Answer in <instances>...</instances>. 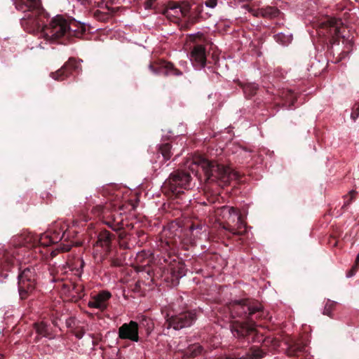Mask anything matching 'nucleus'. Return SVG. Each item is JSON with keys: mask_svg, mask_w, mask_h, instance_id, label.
<instances>
[{"mask_svg": "<svg viewBox=\"0 0 359 359\" xmlns=\"http://www.w3.org/2000/svg\"><path fill=\"white\" fill-rule=\"evenodd\" d=\"M111 294L108 291H102L97 294L93 296L88 302V306L90 308L99 309L101 311H104L108 306V301Z\"/></svg>", "mask_w": 359, "mask_h": 359, "instance_id": "obj_10", "label": "nucleus"}, {"mask_svg": "<svg viewBox=\"0 0 359 359\" xmlns=\"http://www.w3.org/2000/svg\"><path fill=\"white\" fill-rule=\"evenodd\" d=\"M180 64H181L182 65H184V62H180Z\"/></svg>", "mask_w": 359, "mask_h": 359, "instance_id": "obj_39", "label": "nucleus"}, {"mask_svg": "<svg viewBox=\"0 0 359 359\" xmlns=\"http://www.w3.org/2000/svg\"><path fill=\"white\" fill-rule=\"evenodd\" d=\"M191 6L189 3L180 1L170 2L164 11V15L174 22H179L189 13Z\"/></svg>", "mask_w": 359, "mask_h": 359, "instance_id": "obj_4", "label": "nucleus"}, {"mask_svg": "<svg viewBox=\"0 0 359 359\" xmlns=\"http://www.w3.org/2000/svg\"><path fill=\"white\" fill-rule=\"evenodd\" d=\"M354 265L359 267V253L357 255L355 263Z\"/></svg>", "mask_w": 359, "mask_h": 359, "instance_id": "obj_34", "label": "nucleus"}, {"mask_svg": "<svg viewBox=\"0 0 359 359\" xmlns=\"http://www.w3.org/2000/svg\"><path fill=\"white\" fill-rule=\"evenodd\" d=\"M217 0H206L205 6L209 8H215L217 6Z\"/></svg>", "mask_w": 359, "mask_h": 359, "instance_id": "obj_25", "label": "nucleus"}, {"mask_svg": "<svg viewBox=\"0 0 359 359\" xmlns=\"http://www.w3.org/2000/svg\"><path fill=\"white\" fill-rule=\"evenodd\" d=\"M248 314L250 316H252L257 313H259L262 311V306H252L248 307Z\"/></svg>", "mask_w": 359, "mask_h": 359, "instance_id": "obj_23", "label": "nucleus"}, {"mask_svg": "<svg viewBox=\"0 0 359 359\" xmlns=\"http://www.w3.org/2000/svg\"><path fill=\"white\" fill-rule=\"evenodd\" d=\"M262 15L266 18H275L278 15L279 10L273 6H267L260 9Z\"/></svg>", "mask_w": 359, "mask_h": 359, "instance_id": "obj_16", "label": "nucleus"}, {"mask_svg": "<svg viewBox=\"0 0 359 359\" xmlns=\"http://www.w3.org/2000/svg\"><path fill=\"white\" fill-rule=\"evenodd\" d=\"M76 337L77 338H79V339H81V338H82V337H83V334L76 333Z\"/></svg>", "mask_w": 359, "mask_h": 359, "instance_id": "obj_35", "label": "nucleus"}, {"mask_svg": "<svg viewBox=\"0 0 359 359\" xmlns=\"http://www.w3.org/2000/svg\"><path fill=\"white\" fill-rule=\"evenodd\" d=\"M275 37L276 40L283 46H287L292 40V35H285L282 32L277 34Z\"/></svg>", "mask_w": 359, "mask_h": 359, "instance_id": "obj_20", "label": "nucleus"}, {"mask_svg": "<svg viewBox=\"0 0 359 359\" xmlns=\"http://www.w3.org/2000/svg\"><path fill=\"white\" fill-rule=\"evenodd\" d=\"M3 358V355L0 354V359Z\"/></svg>", "mask_w": 359, "mask_h": 359, "instance_id": "obj_38", "label": "nucleus"}, {"mask_svg": "<svg viewBox=\"0 0 359 359\" xmlns=\"http://www.w3.org/2000/svg\"><path fill=\"white\" fill-rule=\"evenodd\" d=\"M34 328L38 334L48 337H49V330L48 325L44 322L34 323Z\"/></svg>", "mask_w": 359, "mask_h": 359, "instance_id": "obj_15", "label": "nucleus"}, {"mask_svg": "<svg viewBox=\"0 0 359 359\" xmlns=\"http://www.w3.org/2000/svg\"><path fill=\"white\" fill-rule=\"evenodd\" d=\"M15 5L17 10L28 12L21 19L25 29L29 32L37 33L47 41L55 42L76 31L72 28V22L60 15L53 18L48 25H44L46 15L40 0H17Z\"/></svg>", "mask_w": 359, "mask_h": 359, "instance_id": "obj_1", "label": "nucleus"}, {"mask_svg": "<svg viewBox=\"0 0 359 359\" xmlns=\"http://www.w3.org/2000/svg\"><path fill=\"white\" fill-rule=\"evenodd\" d=\"M219 214L224 218L231 222H235V217L237 216V212L233 207L224 205L217 209Z\"/></svg>", "mask_w": 359, "mask_h": 359, "instance_id": "obj_14", "label": "nucleus"}, {"mask_svg": "<svg viewBox=\"0 0 359 359\" xmlns=\"http://www.w3.org/2000/svg\"><path fill=\"white\" fill-rule=\"evenodd\" d=\"M111 234L107 231L100 233L96 244L94 246L93 257L97 264L101 263L110 250Z\"/></svg>", "mask_w": 359, "mask_h": 359, "instance_id": "obj_5", "label": "nucleus"}, {"mask_svg": "<svg viewBox=\"0 0 359 359\" xmlns=\"http://www.w3.org/2000/svg\"><path fill=\"white\" fill-rule=\"evenodd\" d=\"M149 68L154 74H160L162 73L161 70L155 69L152 65H149Z\"/></svg>", "mask_w": 359, "mask_h": 359, "instance_id": "obj_28", "label": "nucleus"}, {"mask_svg": "<svg viewBox=\"0 0 359 359\" xmlns=\"http://www.w3.org/2000/svg\"><path fill=\"white\" fill-rule=\"evenodd\" d=\"M102 210V205H97L95 208H93V209L92 210V211L95 213V214H100Z\"/></svg>", "mask_w": 359, "mask_h": 359, "instance_id": "obj_29", "label": "nucleus"}, {"mask_svg": "<svg viewBox=\"0 0 359 359\" xmlns=\"http://www.w3.org/2000/svg\"><path fill=\"white\" fill-rule=\"evenodd\" d=\"M118 337L121 339H128L133 342H138L139 325L137 322L131 320L128 323H123L118 328Z\"/></svg>", "mask_w": 359, "mask_h": 359, "instance_id": "obj_8", "label": "nucleus"}, {"mask_svg": "<svg viewBox=\"0 0 359 359\" xmlns=\"http://www.w3.org/2000/svg\"><path fill=\"white\" fill-rule=\"evenodd\" d=\"M336 304L337 302H335L327 300L324 307L323 314L327 315L328 316H331L332 310Z\"/></svg>", "mask_w": 359, "mask_h": 359, "instance_id": "obj_21", "label": "nucleus"}, {"mask_svg": "<svg viewBox=\"0 0 359 359\" xmlns=\"http://www.w3.org/2000/svg\"><path fill=\"white\" fill-rule=\"evenodd\" d=\"M81 67L80 62L75 59H70L61 69L50 74V76L56 81H62L68 76L70 69H78Z\"/></svg>", "mask_w": 359, "mask_h": 359, "instance_id": "obj_11", "label": "nucleus"}, {"mask_svg": "<svg viewBox=\"0 0 359 359\" xmlns=\"http://www.w3.org/2000/svg\"><path fill=\"white\" fill-rule=\"evenodd\" d=\"M68 235H67V233L66 231H62V235L61 236H58L56 238H59L60 240H62V239H66L68 238Z\"/></svg>", "mask_w": 359, "mask_h": 359, "instance_id": "obj_30", "label": "nucleus"}, {"mask_svg": "<svg viewBox=\"0 0 359 359\" xmlns=\"http://www.w3.org/2000/svg\"><path fill=\"white\" fill-rule=\"evenodd\" d=\"M201 229V226L198 225V226H195V225H191L190 226V230L191 231L196 230V229Z\"/></svg>", "mask_w": 359, "mask_h": 359, "instance_id": "obj_33", "label": "nucleus"}, {"mask_svg": "<svg viewBox=\"0 0 359 359\" xmlns=\"http://www.w3.org/2000/svg\"><path fill=\"white\" fill-rule=\"evenodd\" d=\"M65 250L68 251L70 250V247L69 246H67V248H65Z\"/></svg>", "mask_w": 359, "mask_h": 359, "instance_id": "obj_36", "label": "nucleus"}, {"mask_svg": "<svg viewBox=\"0 0 359 359\" xmlns=\"http://www.w3.org/2000/svg\"><path fill=\"white\" fill-rule=\"evenodd\" d=\"M263 357V353L259 349L251 350L245 355H242L241 359H259Z\"/></svg>", "mask_w": 359, "mask_h": 359, "instance_id": "obj_19", "label": "nucleus"}, {"mask_svg": "<svg viewBox=\"0 0 359 359\" xmlns=\"http://www.w3.org/2000/svg\"><path fill=\"white\" fill-rule=\"evenodd\" d=\"M172 147L170 144L166 143L160 146L159 151L161 152L164 161H168L172 153L171 151Z\"/></svg>", "mask_w": 359, "mask_h": 359, "instance_id": "obj_18", "label": "nucleus"}, {"mask_svg": "<svg viewBox=\"0 0 359 359\" xmlns=\"http://www.w3.org/2000/svg\"><path fill=\"white\" fill-rule=\"evenodd\" d=\"M162 67L165 69L163 72L164 75L168 76L169 74H173L175 76H181L182 74V72L175 69L173 65L170 62H164Z\"/></svg>", "mask_w": 359, "mask_h": 359, "instance_id": "obj_17", "label": "nucleus"}, {"mask_svg": "<svg viewBox=\"0 0 359 359\" xmlns=\"http://www.w3.org/2000/svg\"><path fill=\"white\" fill-rule=\"evenodd\" d=\"M149 1L154 3L156 0H149Z\"/></svg>", "mask_w": 359, "mask_h": 359, "instance_id": "obj_40", "label": "nucleus"}, {"mask_svg": "<svg viewBox=\"0 0 359 359\" xmlns=\"http://www.w3.org/2000/svg\"><path fill=\"white\" fill-rule=\"evenodd\" d=\"M36 280V274L34 267H26L20 271L18 276V292L20 299H26L34 291Z\"/></svg>", "mask_w": 359, "mask_h": 359, "instance_id": "obj_3", "label": "nucleus"}, {"mask_svg": "<svg viewBox=\"0 0 359 359\" xmlns=\"http://www.w3.org/2000/svg\"><path fill=\"white\" fill-rule=\"evenodd\" d=\"M256 324L252 320L240 323L238 326L233 325L231 332L234 337H244L255 330Z\"/></svg>", "mask_w": 359, "mask_h": 359, "instance_id": "obj_12", "label": "nucleus"}, {"mask_svg": "<svg viewBox=\"0 0 359 359\" xmlns=\"http://www.w3.org/2000/svg\"><path fill=\"white\" fill-rule=\"evenodd\" d=\"M189 60L196 69L203 68L206 62L205 47L202 45L195 46L189 54Z\"/></svg>", "mask_w": 359, "mask_h": 359, "instance_id": "obj_9", "label": "nucleus"}, {"mask_svg": "<svg viewBox=\"0 0 359 359\" xmlns=\"http://www.w3.org/2000/svg\"><path fill=\"white\" fill-rule=\"evenodd\" d=\"M224 229L230 231L231 233H232L233 234H240V232L236 231L235 229H232V228H228V227H225L224 226Z\"/></svg>", "mask_w": 359, "mask_h": 359, "instance_id": "obj_31", "label": "nucleus"}, {"mask_svg": "<svg viewBox=\"0 0 359 359\" xmlns=\"http://www.w3.org/2000/svg\"><path fill=\"white\" fill-rule=\"evenodd\" d=\"M191 176L184 172L177 171L170 174L166 180L165 185L174 194L182 192L183 189L189 187Z\"/></svg>", "mask_w": 359, "mask_h": 359, "instance_id": "obj_6", "label": "nucleus"}, {"mask_svg": "<svg viewBox=\"0 0 359 359\" xmlns=\"http://www.w3.org/2000/svg\"><path fill=\"white\" fill-rule=\"evenodd\" d=\"M194 164L201 167L208 182H216L219 186H225L230 181L238 178V174L230 167L209 161L202 157L196 159Z\"/></svg>", "mask_w": 359, "mask_h": 359, "instance_id": "obj_2", "label": "nucleus"}, {"mask_svg": "<svg viewBox=\"0 0 359 359\" xmlns=\"http://www.w3.org/2000/svg\"><path fill=\"white\" fill-rule=\"evenodd\" d=\"M236 307H237L238 309H240V308H242V306H241V305H240V304H237V305H236Z\"/></svg>", "mask_w": 359, "mask_h": 359, "instance_id": "obj_37", "label": "nucleus"}, {"mask_svg": "<svg viewBox=\"0 0 359 359\" xmlns=\"http://www.w3.org/2000/svg\"><path fill=\"white\" fill-rule=\"evenodd\" d=\"M323 27L327 29V32L333 36H344L341 33V21L335 18H330L326 20L323 23Z\"/></svg>", "mask_w": 359, "mask_h": 359, "instance_id": "obj_13", "label": "nucleus"}, {"mask_svg": "<svg viewBox=\"0 0 359 359\" xmlns=\"http://www.w3.org/2000/svg\"><path fill=\"white\" fill-rule=\"evenodd\" d=\"M351 116L354 120L359 116V103L355 106Z\"/></svg>", "mask_w": 359, "mask_h": 359, "instance_id": "obj_26", "label": "nucleus"}, {"mask_svg": "<svg viewBox=\"0 0 359 359\" xmlns=\"http://www.w3.org/2000/svg\"><path fill=\"white\" fill-rule=\"evenodd\" d=\"M202 346L198 344H196L190 346L189 347L188 351L192 356H196L202 352Z\"/></svg>", "mask_w": 359, "mask_h": 359, "instance_id": "obj_22", "label": "nucleus"}, {"mask_svg": "<svg viewBox=\"0 0 359 359\" xmlns=\"http://www.w3.org/2000/svg\"><path fill=\"white\" fill-rule=\"evenodd\" d=\"M358 268V266L353 265V267L351 268V269L346 273V277L351 278L352 276H353L355 275Z\"/></svg>", "mask_w": 359, "mask_h": 359, "instance_id": "obj_27", "label": "nucleus"}, {"mask_svg": "<svg viewBox=\"0 0 359 359\" xmlns=\"http://www.w3.org/2000/svg\"><path fill=\"white\" fill-rule=\"evenodd\" d=\"M236 221L237 229H240L245 227V224L242 220L241 216L237 213V216L235 217V222Z\"/></svg>", "mask_w": 359, "mask_h": 359, "instance_id": "obj_24", "label": "nucleus"}, {"mask_svg": "<svg viewBox=\"0 0 359 359\" xmlns=\"http://www.w3.org/2000/svg\"><path fill=\"white\" fill-rule=\"evenodd\" d=\"M196 319V313L193 311L182 313L179 315L171 316L167 320V328L172 327L175 330H180L191 326Z\"/></svg>", "mask_w": 359, "mask_h": 359, "instance_id": "obj_7", "label": "nucleus"}, {"mask_svg": "<svg viewBox=\"0 0 359 359\" xmlns=\"http://www.w3.org/2000/svg\"><path fill=\"white\" fill-rule=\"evenodd\" d=\"M152 6H153V2L150 1L149 0H148V1L145 3V4H144V7H145V8H146V9H150V8H151Z\"/></svg>", "mask_w": 359, "mask_h": 359, "instance_id": "obj_32", "label": "nucleus"}]
</instances>
